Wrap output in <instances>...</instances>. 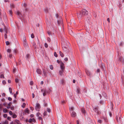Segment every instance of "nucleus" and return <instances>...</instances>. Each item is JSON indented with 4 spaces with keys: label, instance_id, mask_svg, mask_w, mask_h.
<instances>
[{
    "label": "nucleus",
    "instance_id": "c9c22d12",
    "mask_svg": "<svg viewBox=\"0 0 124 124\" xmlns=\"http://www.w3.org/2000/svg\"><path fill=\"white\" fill-rule=\"evenodd\" d=\"M19 81V80L17 78H16L15 79V82L16 83H18Z\"/></svg>",
    "mask_w": 124,
    "mask_h": 124
},
{
    "label": "nucleus",
    "instance_id": "5fc2aeb1",
    "mask_svg": "<svg viewBox=\"0 0 124 124\" xmlns=\"http://www.w3.org/2000/svg\"><path fill=\"white\" fill-rule=\"evenodd\" d=\"M32 122H33L35 123L36 122V120L34 118H32Z\"/></svg>",
    "mask_w": 124,
    "mask_h": 124
},
{
    "label": "nucleus",
    "instance_id": "8fccbe9b",
    "mask_svg": "<svg viewBox=\"0 0 124 124\" xmlns=\"http://www.w3.org/2000/svg\"><path fill=\"white\" fill-rule=\"evenodd\" d=\"M45 46L46 48H47L48 47V45L46 43H45Z\"/></svg>",
    "mask_w": 124,
    "mask_h": 124
},
{
    "label": "nucleus",
    "instance_id": "f704fd0d",
    "mask_svg": "<svg viewBox=\"0 0 124 124\" xmlns=\"http://www.w3.org/2000/svg\"><path fill=\"white\" fill-rule=\"evenodd\" d=\"M2 84L4 85H5L6 83V82L5 80H3V81L2 82Z\"/></svg>",
    "mask_w": 124,
    "mask_h": 124
},
{
    "label": "nucleus",
    "instance_id": "58836bf2",
    "mask_svg": "<svg viewBox=\"0 0 124 124\" xmlns=\"http://www.w3.org/2000/svg\"><path fill=\"white\" fill-rule=\"evenodd\" d=\"M26 59H28L29 58V54H27L26 55Z\"/></svg>",
    "mask_w": 124,
    "mask_h": 124
},
{
    "label": "nucleus",
    "instance_id": "473e14b6",
    "mask_svg": "<svg viewBox=\"0 0 124 124\" xmlns=\"http://www.w3.org/2000/svg\"><path fill=\"white\" fill-rule=\"evenodd\" d=\"M3 116L5 118H6L7 117V115L6 114H5L3 115Z\"/></svg>",
    "mask_w": 124,
    "mask_h": 124
},
{
    "label": "nucleus",
    "instance_id": "79ce46f5",
    "mask_svg": "<svg viewBox=\"0 0 124 124\" xmlns=\"http://www.w3.org/2000/svg\"><path fill=\"white\" fill-rule=\"evenodd\" d=\"M6 45H7V46L9 44V42H8V41H6Z\"/></svg>",
    "mask_w": 124,
    "mask_h": 124
},
{
    "label": "nucleus",
    "instance_id": "09e8293b",
    "mask_svg": "<svg viewBox=\"0 0 124 124\" xmlns=\"http://www.w3.org/2000/svg\"><path fill=\"white\" fill-rule=\"evenodd\" d=\"M3 106L1 104H0V110L2 109Z\"/></svg>",
    "mask_w": 124,
    "mask_h": 124
},
{
    "label": "nucleus",
    "instance_id": "338daca9",
    "mask_svg": "<svg viewBox=\"0 0 124 124\" xmlns=\"http://www.w3.org/2000/svg\"><path fill=\"white\" fill-rule=\"evenodd\" d=\"M100 71V69H98L97 70V72H99Z\"/></svg>",
    "mask_w": 124,
    "mask_h": 124
},
{
    "label": "nucleus",
    "instance_id": "49530a36",
    "mask_svg": "<svg viewBox=\"0 0 124 124\" xmlns=\"http://www.w3.org/2000/svg\"><path fill=\"white\" fill-rule=\"evenodd\" d=\"M8 100L10 101H11L12 100V99L10 97H9L8 98Z\"/></svg>",
    "mask_w": 124,
    "mask_h": 124
},
{
    "label": "nucleus",
    "instance_id": "603ef678",
    "mask_svg": "<svg viewBox=\"0 0 124 124\" xmlns=\"http://www.w3.org/2000/svg\"><path fill=\"white\" fill-rule=\"evenodd\" d=\"M47 111L49 112H51V110L50 108H47Z\"/></svg>",
    "mask_w": 124,
    "mask_h": 124
},
{
    "label": "nucleus",
    "instance_id": "ddd939ff",
    "mask_svg": "<svg viewBox=\"0 0 124 124\" xmlns=\"http://www.w3.org/2000/svg\"><path fill=\"white\" fill-rule=\"evenodd\" d=\"M85 72L87 74L88 76H90L91 75V73L89 71L87 70H85Z\"/></svg>",
    "mask_w": 124,
    "mask_h": 124
},
{
    "label": "nucleus",
    "instance_id": "423d86ee",
    "mask_svg": "<svg viewBox=\"0 0 124 124\" xmlns=\"http://www.w3.org/2000/svg\"><path fill=\"white\" fill-rule=\"evenodd\" d=\"M60 67L62 70H63L65 68V67L64 63L62 62H61L60 64Z\"/></svg>",
    "mask_w": 124,
    "mask_h": 124
},
{
    "label": "nucleus",
    "instance_id": "2f4dec72",
    "mask_svg": "<svg viewBox=\"0 0 124 124\" xmlns=\"http://www.w3.org/2000/svg\"><path fill=\"white\" fill-rule=\"evenodd\" d=\"M124 44V43L123 42H121L119 44V46H122Z\"/></svg>",
    "mask_w": 124,
    "mask_h": 124
},
{
    "label": "nucleus",
    "instance_id": "6e6552de",
    "mask_svg": "<svg viewBox=\"0 0 124 124\" xmlns=\"http://www.w3.org/2000/svg\"><path fill=\"white\" fill-rule=\"evenodd\" d=\"M36 71L37 74H39L41 75L42 74V71L39 69H36Z\"/></svg>",
    "mask_w": 124,
    "mask_h": 124
},
{
    "label": "nucleus",
    "instance_id": "a19ab883",
    "mask_svg": "<svg viewBox=\"0 0 124 124\" xmlns=\"http://www.w3.org/2000/svg\"><path fill=\"white\" fill-rule=\"evenodd\" d=\"M16 117L17 116L16 114H14L13 116V117L14 118H16Z\"/></svg>",
    "mask_w": 124,
    "mask_h": 124
},
{
    "label": "nucleus",
    "instance_id": "4be33fe9",
    "mask_svg": "<svg viewBox=\"0 0 124 124\" xmlns=\"http://www.w3.org/2000/svg\"><path fill=\"white\" fill-rule=\"evenodd\" d=\"M8 110L6 108H4L3 109V111L4 113H6L7 112Z\"/></svg>",
    "mask_w": 124,
    "mask_h": 124
},
{
    "label": "nucleus",
    "instance_id": "de8ad7c7",
    "mask_svg": "<svg viewBox=\"0 0 124 124\" xmlns=\"http://www.w3.org/2000/svg\"><path fill=\"white\" fill-rule=\"evenodd\" d=\"M9 114L10 115H12L13 114L12 112L11 111H10L9 112Z\"/></svg>",
    "mask_w": 124,
    "mask_h": 124
},
{
    "label": "nucleus",
    "instance_id": "774afa93",
    "mask_svg": "<svg viewBox=\"0 0 124 124\" xmlns=\"http://www.w3.org/2000/svg\"><path fill=\"white\" fill-rule=\"evenodd\" d=\"M0 31L1 32H3V30L2 29H0Z\"/></svg>",
    "mask_w": 124,
    "mask_h": 124
},
{
    "label": "nucleus",
    "instance_id": "052dcab7",
    "mask_svg": "<svg viewBox=\"0 0 124 124\" xmlns=\"http://www.w3.org/2000/svg\"><path fill=\"white\" fill-rule=\"evenodd\" d=\"M30 109L32 111H33L34 109V108L32 107H30Z\"/></svg>",
    "mask_w": 124,
    "mask_h": 124
},
{
    "label": "nucleus",
    "instance_id": "37998d69",
    "mask_svg": "<svg viewBox=\"0 0 124 124\" xmlns=\"http://www.w3.org/2000/svg\"><path fill=\"white\" fill-rule=\"evenodd\" d=\"M31 38H33L34 37V34L33 33H32L31 34Z\"/></svg>",
    "mask_w": 124,
    "mask_h": 124
},
{
    "label": "nucleus",
    "instance_id": "a18cd8bd",
    "mask_svg": "<svg viewBox=\"0 0 124 124\" xmlns=\"http://www.w3.org/2000/svg\"><path fill=\"white\" fill-rule=\"evenodd\" d=\"M47 34L49 35H51V33L50 31H48L47 32Z\"/></svg>",
    "mask_w": 124,
    "mask_h": 124
},
{
    "label": "nucleus",
    "instance_id": "f3484780",
    "mask_svg": "<svg viewBox=\"0 0 124 124\" xmlns=\"http://www.w3.org/2000/svg\"><path fill=\"white\" fill-rule=\"evenodd\" d=\"M9 14L11 16H12V12L11 10H9L8 11Z\"/></svg>",
    "mask_w": 124,
    "mask_h": 124
},
{
    "label": "nucleus",
    "instance_id": "20e7f679",
    "mask_svg": "<svg viewBox=\"0 0 124 124\" xmlns=\"http://www.w3.org/2000/svg\"><path fill=\"white\" fill-rule=\"evenodd\" d=\"M40 108V105L38 103H36V106L35 107V109L37 111H39Z\"/></svg>",
    "mask_w": 124,
    "mask_h": 124
},
{
    "label": "nucleus",
    "instance_id": "5701e85b",
    "mask_svg": "<svg viewBox=\"0 0 124 124\" xmlns=\"http://www.w3.org/2000/svg\"><path fill=\"white\" fill-rule=\"evenodd\" d=\"M81 111L82 113H83L84 114H85V111L84 109V108H81Z\"/></svg>",
    "mask_w": 124,
    "mask_h": 124
},
{
    "label": "nucleus",
    "instance_id": "2eb2a0df",
    "mask_svg": "<svg viewBox=\"0 0 124 124\" xmlns=\"http://www.w3.org/2000/svg\"><path fill=\"white\" fill-rule=\"evenodd\" d=\"M43 72L44 77H46L47 76V74L46 71L44 70H43Z\"/></svg>",
    "mask_w": 124,
    "mask_h": 124
},
{
    "label": "nucleus",
    "instance_id": "4d7b16f0",
    "mask_svg": "<svg viewBox=\"0 0 124 124\" xmlns=\"http://www.w3.org/2000/svg\"><path fill=\"white\" fill-rule=\"evenodd\" d=\"M33 84V82L32 81H31L30 82V84L31 85H32Z\"/></svg>",
    "mask_w": 124,
    "mask_h": 124
},
{
    "label": "nucleus",
    "instance_id": "0e129e2a",
    "mask_svg": "<svg viewBox=\"0 0 124 124\" xmlns=\"http://www.w3.org/2000/svg\"><path fill=\"white\" fill-rule=\"evenodd\" d=\"M46 90L45 89H44V93H46Z\"/></svg>",
    "mask_w": 124,
    "mask_h": 124
},
{
    "label": "nucleus",
    "instance_id": "f03ea898",
    "mask_svg": "<svg viewBox=\"0 0 124 124\" xmlns=\"http://www.w3.org/2000/svg\"><path fill=\"white\" fill-rule=\"evenodd\" d=\"M23 44L24 46L26 48H27L28 47V44L26 42V39L25 38H24L23 41Z\"/></svg>",
    "mask_w": 124,
    "mask_h": 124
},
{
    "label": "nucleus",
    "instance_id": "bb28decb",
    "mask_svg": "<svg viewBox=\"0 0 124 124\" xmlns=\"http://www.w3.org/2000/svg\"><path fill=\"white\" fill-rule=\"evenodd\" d=\"M26 105V104L25 103H23L22 105V107L23 108L25 107Z\"/></svg>",
    "mask_w": 124,
    "mask_h": 124
},
{
    "label": "nucleus",
    "instance_id": "7c9ffc66",
    "mask_svg": "<svg viewBox=\"0 0 124 124\" xmlns=\"http://www.w3.org/2000/svg\"><path fill=\"white\" fill-rule=\"evenodd\" d=\"M40 115V114L39 112H38L36 114V116L38 117H39Z\"/></svg>",
    "mask_w": 124,
    "mask_h": 124
},
{
    "label": "nucleus",
    "instance_id": "f257e3e1",
    "mask_svg": "<svg viewBox=\"0 0 124 124\" xmlns=\"http://www.w3.org/2000/svg\"><path fill=\"white\" fill-rule=\"evenodd\" d=\"M56 16L57 19V22L58 25H62L63 21L61 17H60L57 14L56 15Z\"/></svg>",
    "mask_w": 124,
    "mask_h": 124
},
{
    "label": "nucleus",
    "instance_id": "3c124183",
    "mask_svg": "<svg viewBox=\"0 0 124 124\" xmlns=\"http://www.w3.org/2000/svg\"><path fill=\"white\" fill-rule=\"evenodd\" d=\"M11 51V50L10 49H8L7 50V52L9 53H10Z\"/></svg>",
    "mask_w": 124,
    "mask_h": 124
},
{
    "label": "nucleus",
    "instance_id": "c756f323",
    "mask_svg": "<svg viewBox=\"0 0 124 124\" xmlns=\"http://www.w3.org/2000/svg\"><path fill=\"white\" fill-rule=\"evenodd\" d=\"M50 69L53 70V66L52 65H50Z\"/></svg>",
    "mask_w": 124,
    "mask_h": 124
},
{
    "label": "nucleus",
    "instance_id": "aec40b11",
    "mask_svg": "<svg viewBox=\"0 0 124 124\" xmlns=\"http://www.w3.org/2000/svg\"><path fill=\"white\" fill-rule=\"evenodd\" d=\"M11 8H15V5L13 4H11L10 5Z\"/></svg>",
    "mask_w": 124,
    "mask_h": 124
},
{
    "label": "nucleus",
    "instance_id": "412c9836",
    "mask_svg": "<svg viewBox=\"0 0 124 124\" xmlns=\"http://www.w3.org/2000/svg\"><path fill=\"white\" fill-rule=\"evenodd\" d=\"M15 122L17 124H22L18 120H15Z\"/></svg>",
    "mask_w": 124,
    "mask_h": 124
},
{
    "label": "nucleus",
    "instance_id": "a878e982",
    "mask_svg": "<svg viewBox=\"0 0 124 124\" xmlns=\"http://www.w3.org/2000/svg\"><path fill=\"white\" fill-rule=\"evenodd\" d=\"M0 78H4L5 77L4 75L3 74H2L0 75Z\"/></svg>",
    "mask_w": 124,
    "mask_h": 124
},
{
    "label": "nucleus",
    "instance_id": "cd10ccee",
    "mask_svg": "<svg viewBox=\"0 0 124 124\" xmlns=\"http://www.w3.org/2000/svg\"><path fill=\"white\" fill-rule=\"evenodd\" d=\"M9 90L10 94H11L12 93V89L11 87H9Z\"/></svg>",
    "mask_w": 124,
    "mask_h": 124
},
{
    "label": "nucleus",
    "instance_id": "393cba45",
    "mask_svg": "<svg viewBox=\"0 0 124 124\" xmlns=\"http://www.w3.org/2000/svg\"><path fill=\"white\" fill-rule=\"evenodd\" d=\"M77 92L78 94L80 93V89L79 88H77Z\"/></svg>",
    "mask_w": 124,
    "mask_h": 124
},
{
    "label": "nucleus",
    "instance_id": "e433bc0d",
    "mask_svg": "<svg viewBox=\"0 0 124 124\" xmlns=\"http://www.w3.org/2000/svg\"><path fill=\"white\" fill-rule=\"evenodd\" d=\"M98 123L101 124L102 123V121L101 120L99 119L98 120Z\"/></svg>",
    "mask_w": 124,
    "mask_h": 124
},
{
    "label": "nucleus",
    "instance_id": "b1692460",
    "mask_svg": "<svg viewBox=\"0 0 124 124\" xmlns=\"http://www.w3.org/2000/svg\"><path fill=\"white\" fill-rule=\"evenodd\" d=\"M64 82V79H62L61 80L60 83L62 84H63Z\"/></svg>",
    "mask_w": 124,
    "mask_h": 124
},
{
    "label": "nucleus",
    "instance_id": "e2e57ef3",
    "mask_svg": "<svg viewBox=\"0 0 124 124\" xmlns=\"http://www.w3.org/2000/svg\"><path fill=\"white\" fill-rule=\"evenodd\" d=\"M64 60L65 61H68V58H67L66 57L64 59Z\"/></svg>",
    "mask_w": 124,
    "mask_h": 124
},
{
    "label": "nucleus",
    "instance_id": "72a5a7b5",
    "mask_svg": "<svg viewBox=\"0 0 124 124\" xmlns=\"http://www.w3.org/2000/svg\"><path fill=\"white\" fill-rule=\"evenodd\" d=\"M54 56L56 57H57L58 56L56 52H54Z\"/></svg>",
    "mask_w": 124,
    "mask_h": 124
},
{
    "label": "nucleus",
    "instance_id": "7ed1b4c3",
    "mask_svg": "<svg viewBox=\"0 0 124 124\" xmlns=\"http://www.w3.org/2000/svg\"><path fill=\"white\" fill-rule=\"evenodd\" d=\"M84 16L81 11H80L77 13V16L79 19H81Z\"/></svg>",
    "mask_w": 124,
    "mask_h": 124
},
{
    "label": "nucleus",
    "instance_id": "4468645a",
    "mask_svg": "<svg viewBox=\"0 0 124 124\" xmlns=\"http://www.w3.org/2000/svg\"><path fill=\"white\" fill-rule=\"evenodd\" d=\"M70 112L71 113V112H72V111H73L74 110V107L72 106L70 107Z\"/></svg>",
    "mask_w": 124,
    "mask_h": 124
},
{
    "label": "nucleus",
    "instance_id": "9d476101",
    "mask_svg": "<svg viewBox=\"0 0 124 124\" xmlns=\"http://www.w3.org/2000/svg\"><path fill=\"white\" fill-rule=\"evenodd\" d=\"M93 109L95 112L97 113L98 115L99 114V112L98 108L97 107H95L94 108H93Z\"/></svg>",
    "mask_w": 124,
    "mask_h": 124
},
{
    "label": "nucleus",
    "instance_id": "ea45409f",
    "mask_svg": "<svg viewBox=\"0 0 124 124\" xmlns=\"http://www.w3.org/2000/svg\"><path fill=\"white\" fill-rule=\"evenodd\" d=\"M47 40L48 41V42H50V41H51L49 37H48V38H47Z\"/></svg>",
    "mask_w": 124,
    "mask_h": 124
},
{
    "label": "nucleus",
    "instance_id": "864d4df0",
    "mask_svg": "<svg viewBox=\"0 0 124 124\" xmlns=\"http://www.w3.org/2000/svg\"><path fill=\"white\" fill-rule=\"evenodd\" d=\"M32 119H31V118L30 119L29 121V122L30 123L31 122H32Z\"/></svg>",
    "mask_w": 124,
    "mask_h": 124
},
{
    "label": "nucleus",
    "instance_id": "13d9d810",
    "mask_svg": "<svg viewBox=\"0 0 124 124\" xmlns=\"http://www.w3.org/2000/svg\"><path fill=\"white\" fill-rule=\"evenodd\" d=\"M44 106L46 107L47 106V103H44Z\"/></svg>",
    "mask_w": 124,
    "mask_h": 124
},
{
    "label": "nucleus",
    "instance_id": "a211bd4d",
    "mask_svg": "<svg viewBox=\"0 0 124 124\" xmlns=\"http://www.w3.org/2000/svg\"><path fill=\"white\" fill-rule=\"evenodd\" d=\"M63 70H62L61 71H59V74L61 75V76H62L63 75Z\"/></svg>",
    "mask_w": 124,
    "mask_h": 124
},
{
    "label": "nucleus",
    "instance_id": "c03bdc74",
    "mask_svg": "<svg viewBox=\"0 0 124 124\" xmlns=\"http://www.w3.org/2000/svg\"><path fill=\"white\" fill-rule=\"evenodd\" d=\"M7 34L5 33L4 34V37L5 39H7Z\"/></svg>",
    "mask_w": 124,
    "mask_h": 124
},
{
    "label": "nucleus",
    "instance_id": "9b49d317",
    "mask_svg": "<svg viewBox=\"0 0 124 124\" xmlns=\"http://www.w3.org/2000/svg\"><path fill=\"white\" fill-rule=\"evenodd\" d=\"M68 47V46L66 47L63 46L62 47V48L64 51H66L68 52H69V50Z\"/></svg>",
    "mask_w": 124,
    "mask_h": 124
},
{
    "label": "nucleus",
    "instance_id": "c85d7f7f",
    "mask_svg": "<svg viewBox=\"0 0 124 124\" xmlns=\"http://www.w3.org/2000/svg\"><path fill=\"white\" fill-rule=\"evenodd\" d=\"M38 118L39 120H41V121L42 120L43 118L41 116L38 117Z\"/></svg>",
    "mask_w": 124,
    "mask_h": 124
},
{
    "label": "nucleus",
    "instance_id": "f8f14e48",
    "mask_svg": "<svg viewBox=\"0 0 124 124\" xmlns=\"http://www.w3.org/2000/svg\"><path fill=\"white\" fill-rule=\"evenodd\" d=\"M2 24H3V25L4 26V32H5V33L7 34L8 32V31H7V29L5 27L3 23Z\"/></svg>",
    "mask_w": 124,
    "mask_h": 124
},
{
    "label": "nucleus",
    "instance_id": "69168bd1",
    "mask_svg": "<svg viewBox=\"0 0 124 124\" xmlns=\"http://www.w3.org/2000/svg\"><path fill=\"white\" fill-rule=\"evenodd\" d=\"M107 21L108 22V23H109L110 22V20L109 18H108L107 19Z\"/></svg>",
    "mask_w": 124,
    "mask_h": 124
},
{
    "label": "nucleus",
    "instance_id": "680f3d73",
    "mask_svg": "<svg viewBox=\"0 0 124 124\" xmlns=\"http://www.w3.org/2000/svg\"><path fill=\"white\" fill-rule=\"evenodd\" d=\"M7 119L8 120H9L10 121L11 117H9V116H8L7 117Z\"/></svg>",
    "mask_w": 124,
    "mask_h": 124
},
{
    "label": "nucleus",
    "instance_id": "39448f33",
    "mask_svg": "<svg viewBox=\"0 0 124 124\" xmlns=\"http://www.w3.org/2000/svg\"><path fill=\"white\" fill-rule=\"evenodd\" d=\"M83 15L84 16L87 15L88 14V12L85 9H83L81 11Z\"/></svg>",
    "mask_w": 124,
    "mask_h": 124
},
{
    "label": "nucleus",
    "instance_id": "bf43d9fd",
    "mask_svg": "<svg viewBox=\"0 0 124 124\" xmlns=\"http://www.w3.org/2000/svg\"><path fill=\"white\" fill-rule=\"evenodd\" d=\"M103 95H104L105 97L107 96L106 95L105 93H103Z\"/></svg>",
    "mask_w": 124,
    "mask_h": 124
},
{
    "label": "nucleus",
    "instance_id": "1a4fd4ad",
    "mask_svg": "<svg viewBox=\"0 0 124 124\" xmlns=\"http://www.w3.org/2000/svg\"><path fill=\"white\" fill-rule=\"evenodd\" d=\"M71 116L73 117H76V113L74 112V111H72V112H71Z\"/></svg>",
    "mask_w": 124,
    "mask_h": 124
},
{
    "label": "nucleus",
    "instance_id": "6ab92c4d",
    "mask_svg": "<svg viewBox=\"0 0 124 124\" xmlns=\"http://www.w3.org/2000/svg\"><path fill=\"white\" fill-rule=\"evenodd\" d=\"M59 53H60V56L62 57H63V56H64V55L61 51H60Z\"/></svg>",
    "mask_w": 124,
    "mask_h": 124
},
{
    "label": "nucleus",
    "instance_id": "0eeeda50",
    "mask_svg": "<svg viewBox=\"0 0 124 124\" xmlns=\"http://www.w3.org/2000/svg\"><path fill=\"white\" fill-rule=\"evenodd\" d=\"M17 15L19 16V18L22 19H23V16L21 14V13L19 11H17Z\"/></svg>",
    "mask_w": 124,
    "mask_h": 124
},
{
    "label": "nucleus",
    "instance_id": "6e6d98bb",
    "mask_svg": "<svg viewBox=\"0 0 124 124\" xmlns=\"http://www.w3.org/2000/svg\"><path fill=\"white\" fill-rule=\"evenodd\" d=\"M44 10H45V12L46 13H47L48 11V9L47 8H46Z\"/></svg>",
    "mask_w": 124,
    "mask_h": 124
},
{
    "label": "nucleus",
    "instance_id": "4c0bfd02",
    "mask_svg": "<svg viewBox=\"0 0 124 124\" xmlns=\"http://www.w3.org/2000/svg\"><path fill=\"white\" fill-rule=\"evenodd\" d=\"M25 112L26 113H28L29 112V110L28 108H27L25 110Z\"/></svg>",
    "mask_w": 124,
    "mask_h": 124
},
{
    "label": "nucleus",
    "instance_id": "dca6fc26",
    "mask_svg": "<svg viewBox=\"0 0 124 124\" xmlns=\"http://www.w3.org/2000/svg\"><path fill=\"white\" fill-rule=\"evenodd\" d=\"M12 104V103L11 102H10L8 104V106L7 107V108L8 109L10 108H11L10 105Z\"/></svg>",
    "mask_w": 124,
    "mask_h": 124
}]
</instances>
